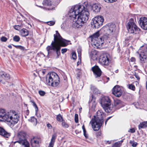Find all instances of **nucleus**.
Here are the masks:
<instances>
[{
    "label": "nucleus",
    "instance_id": "obj_1",
    "mask_svg": "<svg viewBox=\"0 0 147 147\" xmlns=\"http://www.w3.org/2000/svg\"><path fill=\"white\" fill-rule=\"evenodd\" d=\"M86 7L82 5L72 6L68 13L69 19L72 22L74 27L80 28L83 26L88 20L89 13Z\"/></svg>",
    "mask_w": 147,
    "mask_h": 147
},
{
    "label": "nucleus",
    "instance_id": "obj_2",
    "mask_svg": "<svg viewBox=\"0 0 147 147\" xmlns=\"http://www.w3.org/2000/svg\"><path fill=\"white\" fill-rule=\"evenodd\" d=\"M56 34L54 35V41L52 42L51 46H48L47 47L46 49L48 54L51 53L53 51H56L57 55L56 58H58L60 55L61 47L67 46L70 42L63 38L58 31H56Z\"/></svg>",
    "mask_w": 147,
    "mask_h": 147
},
{
    "label": "nucleus",
    "instance_id": "obj_3",
    "mask_svg": "<svg viewBox=\"0 0 147 147\" xmlns=\"http://www.w3.org/2000/svg\"><path fill=\"white\" fill-rule=\"evenodd\" d=\"M19 118L18 114L14 111H11L7 113L5 110L0 109V121L7 122L10 125L13 126L16 124Z\"/></svg>",
    "mask_w": 147,
    "mask_h": 147
},
{
    "label": "nucleus",
    "instance_id": "obj_4",
    "mask_svg": "<svg viewBox=\"0 0 147 147\" xmlns=\"http://www.w3.org/2000/svg\"><path fill=\"white\" fill-rule=\"evenodd\" d=\"M104 115L102 111L101 110H99L97 112L96 115L94 116V118H92L90 121V123H91L94 131H98L102 126L103 122L102 117Z\"/></svg>",
    "mask_w": 147,
    "mask_h": 147
},
{
    "label": "nucleus",
    "instance_id": "obj_5",
    "mask_svg": "<svg viewBox=\"0 0 147 147\" xmlns=\"http://www.w3.org/2000/svg\"><path fill=\"white\" fill-rule=\"evenodd\" d=\"M116 27L115 24L113 23L109 24L103 27L100 31L103 32L105 36L109 38L116 39ZM105 37V36H104Z\"/></svg>",
    "mask_w": 147,
    "mask_h": 147
},
{
    "label": "nucleus",
    "instance_id": "obj_6",
    "mask_svg": "<svg viewBox=\"0 0 147 147\" xmlns=\"http://www.w3.org/2000/svg\"><path fill=\"white\" fill-rule=\"evenodd\" d=\"M46 84L53 86H57L59 83V76L56 73L54 72L48 73L46 76Z\"/></svg>",
    "mask_w": 147,
    "mask_h": 147
},
{
    "label": "nucleus",
    "instance_id": "obj_7",
    "mask_svg": "<svg viewBox=\"0 0 147 147\" xmlns=\"http://www.w3.org/2000/svg\"><path fill=\"white\" fill-rule=\"evenodd\" d=\"M100 103L105 111L107 112H113L114 111L113 105L111 104V101L108 96L102 97L100 100Z\"/></svg>",
    "mask_w": 147,
    "mask_h": 147
},
{
    "label": "nucleus",
    "instance_id": "obj_8",
    "mask_svg": "<svg viewBox=\"0 0 147 147\" xmlns=\"http://www.w3.org/2000/svg\"><path fill=\"white\" fill-rule=\"evenodd\" d=\"M99 31H97L91 36V45L94 48L98 49L99 48L102 44H103L104 40L105 38L100 37Z\"/></svg>",
    "mask_w": 147,
    "mask_h": 147
},
{
    "label": "nucleus",
    "instance_id": "obj_9",
    "mask_svg": "<svg viewBox=\"0 0 147 147\" xmlns=\"http://www.w3.org/2000/svg\"><path fill=\"white\" fill-rule=\"evenodd\" d=\"M127 28L129 32L131 33L136 34L139 33L140 30L132 19H131L127 23Z\"/></svg>",
    "mask_w": 147,
    "mask_h": 147
},
{
    "label": "nucleus",
    "instance_id": "obj_10",
    "mask_svg": "<svg viewBox=\"0 0 147 147\" xmlns=\"http://www.w3.org/2000/svg\"><path fill=\"white\" fill-rule=\"evenodd\" d=\"M99 61L105 67L109 69H111V61L106 55H101L99 58Z\"/></svg>",
    "mask_w": 147,
    "mask_h": 147
},
{
    "label": "nucleus",
    "instance_id": "obj_11",
    "mask_svg": "<svg viewBox=\"0 0 147 147\" xmlns=\"http://www.w3.org/2000/svg\"><path fill=\"white\" fill-rule=\"evenodd\" d=\"M92 21L94 27L96 28H98L102 25L104 19L103 16H98L94 17Z\"/></svg>",
    "mask_w": 147,
    "mask_h": 147
},
{
    "label": "nucleus",
    "instance_id": "obj_12",
    "mask_svg": "<svg viewBox=\"0 0 147 147\" xmlns=\"http://www.w3.org/2000/svg\"><path fill=\"white\" fill-rule=\"evenodd\" d=\"M112 93L117 97H119L121 96L122 94V91L120 87L118 85L115 86L113 88Z\"/></svg>",
    "mask_w": 147,
    "mask_h": 147
},
{
    "label": "nucleus",
    "instance_id": "obj_13",
    "mask_svg": "<svg viewBox=\"0 0 147 147\" xmlns=\"http://www.w3.org/2000/svg\"><path fill=\"white\" fill-rule=\"evenodd\" d=\"M139 24L141 28L145 30H147V18H141L139 20Z\"/></svg>",
    "mask_w": 147,
    "mask_h": 147
},
{
    "label": "nucleus",
    "instance_id": "obj_14",
    "mask_svg": "<svg viewBox=\"0 0 147 147\" xmlns=\"http://www.w3.org/2000/svg\"><path fill=\"white\" fill-rule=\"evenodd\" d=\"M92 70L96 78L100 77L102 73V71L97 65H95L92 68Z\"/></svg>",
    "mask_w": 147,
    "mask_h": 147
},
{
    "label": "nucleus",
    "instance_id": "obj_15",
    "mask_svg": "<svg viewBox=\"0 0 147 147\" xmlns=\"http://www.w3.org/2000/svg\"><path fill=\"white\" fill-rule=\"evenodd\" d=\"M26 134L23 131H21L18 132V134L17 137L19 139V141H16L14 142V143L16 142H18L19 144L21 143V142L24 141L26 140L25 139Z\"/></svg>",
    "mask_w": 147,
    "mask_h": 147
},
{
    "label": "nucleus",
    "instance_id": "obj_16",
    "mask_svg": "<svg viewBox=\"0 0 147 147\" xmlns=\"http://www.w3.org/2000/svg\"><path fill=\"white\" fill-rule=\"evenodd\" d=\"M90 58L93 60H96L98 56V52L94 49H92L90 53Z\"/></svg>",
    "mask_w": 147,
    "mask_h": 147
},
{
    "label": "nucleus",
    "instance_id": "obj_17",
    "mask_svg": "<svg viewBox=\"0 0 147 147\" xmlns=\"http://www.w3.org/2000/svg\"><path fill=\"white\" fill-rule=\"evenodd\" d=\"M114 104L116 109H119L123 106V102L119 99L114 100Z\"/></svg>",
    "mask_w": 147,
    "mask_h": 147
},
{
    "label": "nucleus",
    "instance_id": "obj_18",
    "mask_svg": "<svg viewBox=\"0 0 147 147\" xmlns=\"http://www.w3.org/2000/svg\"><path fill=\"white\" fill-rule=\"evenodd\" d=\"M0 135L5 138H8L10 136V134L6 131L3 128L0 127Z\"/></svg>",
    "mask_w": 147,
    "mask_h": 147
},
{
    "label": "nucleus",
    "instance_id": "obj_19",
    "mask_svg": "<svg viewBox=\"0 0 147 147\" xmlns=\"http://www.w3.org/2000/svg\"><path fill=\"white\" fill-rule=\"evenodd\" d=\"M39 139L37 137H34L31 139V143L33 147H35L38 144Z\"/></svg>",
    "mask_w": 147,
    "mask_h": 147
},
{
    "label": "nucleus",
    "instance_id": "obj_20",
    "mask_svg": "<svg viewBox=\"0 0 147 147\" xmlns=\"http://www.w3.org/2000/svg\"><path fill=\"white\" fill-rule=\"evenodd\" d=\"M2 78H4L6 80L9 79L10 78L9 74L5 73H3V72H0V82L1 81Z\"/></svg>",
    "mask_w": 147,
    "mask_h": 147
},
{
    "label": "nucleus",
    "instance_id": "obj_21",
    "mask_svg": "<svg viewBox=\"0 0 147 147\" xmlns=\"http://www.w3.org/2000/svg\"><path fill=\"white\" fill-rule=\"evenodd\" d=\"M92 10L96 12H100V7L99 5L97 4H93L92 5Z\"/></svg>",
    "mask_w": 147,
    "mask_h": 147
},
{
    "label": "nucleus",
    "instance_id": "obj_22",
    "mask_svg": "<svg viewBox=\"0 0 147 147\" xmlns=\"http://www.w3.org/2000/svg\"><path fill=\"white\" fill-rule=\"evenodd\" d=\"M56 136L57 135L55 134H53L52 135V138L48 147H53Z\"/></svg>",
    "mask_w": 147,
    "mask_h": 147
},
{
    "label": "nucleus",
    "instance_id": "obj_23",
    "mask_svg": "<svg viewBox=\"0 0 147 147\" xmlns=\"http://www.w3.org/2000/svg\"><path fill=\"white\" fill-rule=\"evenodd\" d=\"M147 52V47L146 46L141 47L138 51L139 54L144 53L146 54Z\"/></svg>",
    "mask_w": 147,
    "mask_h": 147
},
{
    "label": "nucleus",
    "instance_id": "obj_24",
    "mask_svg": "<svg viewBox=\"0 0 147 147\" xmlns=\"http://www.w3.org/2000/svg\"><path fill=\"white\" fill-rule=\"evenodd\" d=\"M139 57L141 62L144 63L147 58V56L146 54L144 53L139 54Z\"/></svg>",
    "mask_w": 147,
    "mask_h": 147
},
{
    "label": "nucleus",
    "instance_id": "obj_25",
    "mask_svg": "<svg viewBox=\"0 0 147 147\" xmlns=\"http://www.w3.org/2000/svg\"><path fill=\"white\" fill-rule=\"evenodd\" d=\"M146 127H147V121L141 122L138 125V128L139 129Z\"/></svg>",
    "mask_w": 147,
    "mask_h": 147
},
{
    "label": "nucleus",
    "instance_id": "obj_26",
    "mask_svg": "<svg viewBox=\"0 0 147 147\" xmlns=\"http://www.w3.org/2000/svg\"><path fill=\"white\" fill-rule=\"evenodd\" d=\"M21 34L23 36H25L28 35V32L27 30L25 29H23L20 32Z\"/></svg>",
    "mask_w": 147,
    "mask_h": 147
},
{
    "label": "nucleus",
    "instance_id": "obj_27",
    "mask_svg": "<svg viewBox=\"0 0 147 147\" xmlns=\"http://www.w3.org/2000/svg\"><path fill=\"white\" fill-rule=\"evenodd\" d=\"M20 144L22 145V147H29V143L27 140H24L21 142Z\"/></svg>",
    "mask_w": 147,
    "mask_h": 147
},
{
    "label": "nucleus",
    "instance_id": "obj_28",
    "mask_svg": "<svg viewBox=\"0 0 147 147\" xmlns=\"http://www.w3.org/2000/svg\"><path fill=\"white\" fill-rule=\"evenodd\" d=\"M29 121L32 123L34 125H36L37 123V120L34 117H31L29 120Z\"/></svg>",
    "mask_w": 147,
    "mask_h": 147
},
{
    "label": "nucleus",
    "instance_id": "obj_29",
    "mask_svg": "<svg viewBox=\"0 0 147 147\" xmlns=\"http://www.w3.org/2000/svg\"><path fill=\"white\" fill-rule=\"evenodd\" d=\"M57 120L59 122H62V120H63V118L61 114H59L57 115L56 117Z\"/></svg>",
    "mask_w": 147,
    "mask_h": 147
},
{
    "label": "nucleus",
    "instance_id": "obj_30",
    "mask_svg": "<svg viewBox=\"0 0 147 147\" xmlns=\"http://www.w3.org/2000/svg\"><path fill=\"white\" fill-rule=\"evenodd\" d=\"M93 97L94 96L92 95V99L91 102V103L93 104L92 106V107L93 108H94L95 107L96 105V103H95V101Z\"/></svg>",
    "mask_w": 147,
    "mask_h": 147
},
{
    "label": "nucleus",
    "instance_id": "obj_31",
    "mask_svg": "<svg viewBox=\"0 0 147 147\" xmlns=\"http://www.w3.org/2000/svg\"><path fill=\"white\" fill-rule=\"evenodd\" d=\"M129 144H130L131 146L133 147H136L138 145V143L137 142H135L134 140L132 141L130 140L129 141Z\"/></svg>",
    "mask_w": 147,
    "mask_h": 147
},
{
    "label": "nucleus",
    "instance_id": "obj_32",
    "mask_svg": "<svg viewBox=\"0 0 147 147\" xmlns=\"http://www.w3.org/2000/svg\"><path fill=\"white\" fill-rule=\"evenodd\" d=\"M62 122L61 125H62V126L63 128H67L68 127H69L68 125L65 122V121L62 120Z\"/></svg>",
    "mask_w": 147,
    "mask_h": 147
},
{
    "label": "nucleus",
    "instance_id": "obj_33",
    "mask_svg": "<svg viewBox=\"0 0 147 147\" xmlns=\"http://www.w3.org/2000/svg\"><path fill=\"white\" fill-rule=\"evenodd\" d=\"M30 102L33 104V105L35 109V111L38 112V109L35 102L33 100H31Z\"/></svg>",
    "mask_w": 147,
    "mask_h": 147
},
{
    "label": "nucleus",
    "instance_id": "obj_34",
    "mask_svg": "<svg viewBox=\"0 0 147 147\" xmlns=\"http://www.w3.org/2000/svg\"><path fill=\"white\" fill-rule=\"evenodd\" d=\"M92 89H93V92L94 94H100V92L97 89V88L93 87L92 88Z\"/></svg>",
    "mask_w": 147,
    "mask_h": 147
},
{
    "label": "nucleus",
    "instance_id": "obj_35",
    "mask_svg": "<svg viewBox=\"0 0 147 147\" xmlns=\"http://www.w3.org/2000/svg\"><path fill=\"white\" fill-rule=\"evenodd\" d=\"M128 88L131 90H135V86L132 84H130L128 85Z\"/></svg>",
    "mask_w": 147,
    "mask_h": 147
},
{
    "label": "nucleus",
    "instance_id": "obj_36",
    "mask_svg": "<svg viewBox=\"0 0 147 147\" xmlns=\"http://www.w3.org/2000/svg\"><path fill=\"white\" fill-rule=\"evenodd\" d=\"M15 47L18 49H19L22 50H24V47L21 45H13Z\"/></svg>",
    "mask_w": 147,
    "mask_h": 147
},
{
    "label": "nucleus",
    "instance_id": "obj_37",
    "mask_svg": "<svg viewBox=\"0 0 147 147\" xmlns=\"http://www.w3.org/2000/svg\"><path fill=\"white\" fill-rule=\"evenodd\" d=\"M20 38L18 36L16 35L13 38V40L16 42H19L20 41Z\"/></svg>",
    "mask_w": 147,
    "mask_h": 147
},
{
    "label": "nucleus",
    "instance_id": "obj_38",
    "mask_svg": "<svg viewBox=\"0 0 147 147\" xmlns=\"http://www.w3.org/2000/svg\"><path fill=\"white\" fill-rule=\"evenodd\" d=\"M74 120L75 122L76 123L78 122V114H75L74 116Z\"/></svg>",
    "mask_w": 147,
    "mask_h": 147
},
{
    "label": "nucleus",
    "instance_id": "obj_39",
    "mask_svg": "<svg viewBox=\"0 0 147 147\" xmlns=\"http://www.w3.org/2000/svg\"><path fill=\"white\" fill-rule=\"evenodd\" d=\"M71 58L74 59H76V55L75 52H73L72 53Z\"/></svg>",
    "mask_w": 147,
    "mask_h": 147
},
{
    "label": "nucleus",
    "instance_id": "obj_40",
    "mask_svg": "<svg viewBox=\"0 0 147 147\" xmlns=\"http://www.w3.org/2000/svg\"><path fill=\"white\" fill-rule=\"evenodd\" d=\"M38 93L41 96H44L45 94V92L42 90H40L38 91Z\"/></svg>",
    "mask_w": 147,
    "mask_h": 147
},
{
    "label": "nucleus",
    "instance_id": "obj_41",
    "mask_svg": "<svg viewBox=\"0 0 147 147\" xmlns=\"http://www.w3.org/2000/svg\"><path fill=\"white\" fill-rule=\"evenodd\" d=\"M47 24L50 26L53 25L55 23V22L53 21H50L47 22Z\"/></svg>",
    "mask_w": 147,
    "mask_h": 147
},
{
    "label": "nucleus",
    "instance_id": "obj_42",
    "mask_svg": "<svg viewBox=\"0 0 147 147\" xmlns=\"http://www.w3.org/2000/svg\"><path fill=\"white\" fill-rule=\"evenodd\" d=\"M1 40L3 42H6L7 41V39L5 36H2L1 38Z\"/></svg>",
    "mask_w": 147,
    "mask_h": 147
},
{
    "label": "nucleus",
    "instance_id": "obj_43",
    "mask_svg": "<svg viewBox=\"0 0 147 147\" xmlns=\"http://www.w3.org/2000/svg\"><path fill=\"white\" fill-rule=\"evenodd\" d=\"M135 131V130L134 128H131L128 131V132H131V133H134Z\"/></svg>",
    "mask_w": 147,
    "mask_h": 147
},
{
    "label": "nucleus",
    "instance_id": "obj_44",
    "mask_svg": "<svg viewBox=\"0 0 147 147\" xmlns=\"http://www.w3.org/2000/svg\"><path fill=\"white\" fill-rule=\"evenodd\" d=\"M67 51V49L66 48L62 49L61 50L62 53L63 54L66 52Z\"/></svg>",
    "mask_w": 147,
    "mask_h": 147
},
{
    "label": "nucleus",
    "instance_id": "obj_45",
    "mask_svg": "<svg viewBox=\"0 0 147 147\" xmlns=\"http://www.w3.org/2000/svg\"><path fill=\"white\" fill-rule=\"evenodd\" d=\"M106 2H110L112 3L116 1L117 0H104Z\"/></svg>",
    "mask_w": 147,
    "mask_h": 147
},
{
    "label": "nucleus",
    "instance_id": "obj_46",
    "mask_svg": "<svg viewBox=\"0 0 147 147\" xmlns=\"http://www.w3.org/2000/svg\"><path fill=\"white\" fill-rule=\"evenodd\" d=\"M14 28L16 30H18L20 29V27L19 25H15L14 26Z\"/></svg>",
    "mask_w": 147,
    "mask_h": 147
},
{
    "label": "nucleus",
    "instance_id": "obj_47",
    "mask_svg": "<svg viewBox=\"0 0 147 147\" xmlns=\"http://www.w3.org/2000/svg\"><path fill=\"white\" fill-rule=\"evenodd\" d=\"M78 57H79L80 59V58L81 57V51L80 50L78 51Z\"/></svg>",
    "mask_w": 147,
    "mask_h": 147
},
{
    "label": "nucleus",
    "instance_id": "obj_48",
    "mask_svg": "<svg viewBox=\"0 0 147 147\" xmlns=\"http://www.w3.org/2000/svg\"><path fill=\"white\" fill-rule=\"evenodd\" d=\"M37 112H36V115L38 117H41L40 114L38 113Z\"/></svg>",
    "mask_w": 147,
    "mask_h": 147
},
{
    "label": "nucleus",
    "instance_id": "obj_49",
    "mask_svg": "<svg viewBox=\"0 0 147 147\" xmlns=\"http://www.w3.org/2000/svg\"><path fill=\"white\" fill-rule=\"evenodd\" d=\"M47 126L49 129H51L52 128V127L51 124L49 123H48L47 125Z\"/></svg>",
    "mask_w": 147,
    "mask_h": 147
},
{
    "label": "nucleus",
    "instance_id": "obj_50",
    "mask_svg": "<svg viewBox=\"0 0 147 147\" xmlns=\"http://www.w3.org/2000/svg\"><path fill=\"white\" fill-rule=\"evenodd\" d=\"M84 135V136L86 138H88V135L86 133V131H83Z\"/></svg>",
    "mask_w": 147,
    "mask_h": 147
},
{
    "label": "nucleus",
    "instance_id": "obj_51",
    "mask_svg": "<svg viewBox=\"0 0 147 147\" xmlns=\"http://www.w3.org/2000/svg\"><path fill=\"white\" fill-rule=\"evenodd\" d=\"M111 117H108L107 119L106 120V121H105V125H106V123H107V121H108L111 118Z\"/></svg>",
    "mask_w": 147,
    "mask_h": 147
},
{
    "label": "nucleus",
    "instance_id": "obj_52",
    "mask_svg": "<svg viewBox=\"0 0 147 147\" xmlns=\"http://www.w3.org/2000/svg\"><path fill=\"white\" fill-rule=\"evenodd\" d=\"M131 61L134 62L135 61V59L134 57H132L130 59Z\"/></svg>",
    "mask_w": 147,
    "mask_h": 147
},
{
    "label": "nucleus",
    "instance_id": "obj_53",
    "mask_svg": "<svg viewBox=\"0 0 147 147\" xmlns=\"http://www.w3.org/2000/svg\"><path fill=\"white\" fill-rule=\"evenodd\" d=\"M82 129L83 130V131H86V130L85 129L84 125H83V126H82Z\"/></svg>",
    "mask_w": 147,
    "mask_h": 147
},
{
    "label": "nucleus",
    "instance_id": "obj_54",
    "mask_svg": "<svg viewBox=\"0 0 147 147\" xmlns=\"http://www.w3.org/2000/svg\"><path fill=\"white\" fill-rule=\"evenodd\" d=\"M135 76L136 78H137V79L138 80H139L140 79V77L138 75H135Z\"/></svg>",
    "mask_w": 147,
    "mask_h": 147
},
{
    "label": "nucleus",
    "instance_id": "obj_55",
    "mask_svg": "<svg viewBox=\"0 0 147 147\" xmlns=\"http://www.w3.org/2000/svg\"><path fill=\"white\" fill-rule=\"evenodd\" d=\"M63 26H64V24H63L61 25V28L62 29H64V28L63 27Z\"/></svg>",
    "mask_w": 147,
    "mask_h": 147
},
{
    "label": "nucleus",
    "instance_id": "obj_56",
    "mask_svg": "<svg viewBox=\"0 0 147 147\" xmlns=\"http://www.w3.org/2000/svg\"><path fill=\"white\" fill-rule=\"evenodd\" d=\"M8 47L9 48H10V49H11L12 48V46L11 45H8Z\"/></svg>",
    "mask_w": 147,
    "mask_h": 147
},
{
    "label": "nucleus",
    "instance_id": "obj_57",
    "mask_svg": "<svg viewBox=\"0 0 147 147\" xmlns=\"http://www.w3.org/2000/svg\"><path fill=\"white\" fill-rule=\"evenodd\" d=\"M107 142L109 143V144H110L111 143V142L110 141H108Z\"/></svg>",
    "mask_w": 147,
    "mask_h": 147
},
{
    "label": "nucleus",
    "instance_id": "obj_58",
    "mask_svg": "<svg viewBox=\"0 0 147 147\" xmlns=\"http://www.w3.org/2000/svg\"><path fill=\"white\" fill-rule=\"evenodd\" d=\"M115 72L116 73H117L118 72V70H117L115 71Z\"/></svg>",
    "mask_w": 147,
    "mask_h": 147
},
{
    "label": "nucleus",
    "instance_id": "obj_59",
    "mask_svg": "<svg viewBox=\"0 0 147 147\" xmlns=\"http://www.w3.org/2000/svg\"><path fill=\"white\" fill-rule=\"evenodd\" d=\"M79 62H78L77 64L78 65L79 64Z\"/></svg>",
    "mask_w": 147,
    "mask_h": 147
},
{
    "label": "nucleus",
    "instance_id": "obj_60",
    "mask_svg": "<svg viewBox=\"0 0 147 147\" xmlns=\"http://www.w3.org/2000/svg\"><path fill=\"white\" fill-rule=\"evenodd\" d=\"M90 118L91 117V116H90Z\"/></svg>",
    "mask_w": 147,
    "mask_h": 147
},
{
    "label": "nucleus",
    "instance_id": "obj_61",
    "mask_svg": "<svg viewBox=\"0 0 147 147\" xmlns=\"http://www.w3.org/2000/svg\"><path fill=\"white\" fill-rule=\"evenodd\" d=\"M146 147H147V144H146Z\"/></svg>",
    "mask_w": 147,
    "mask_h": 147
},
{
    "label": "nucleus",
    "instance_id": "obj_62",
    "mask_svg": "<svg viewBox=\"0 0 147 147\" xmlns=\"http://www.w3.org/2000/svg\"><path fill=\"white\" fill-rule=\"evenodd\" d=\"M146 40H147V39H146Z\"/></svg>",
    "mask_w": 147,
    "mask_h": 147
}]
</instances>
